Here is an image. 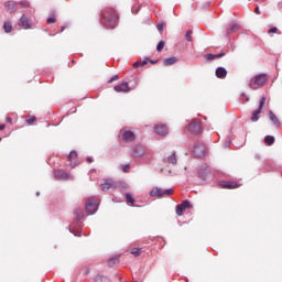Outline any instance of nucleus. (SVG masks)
<instances>
[{
	"label": "nucleus",
	"instance_id": "51",
	"mask_svg": "<svg viewBox=\"0 0 282 282\" xmlns=\"http://www.w3.org/2000/svg\"><path fill=\"white\" fill-rule=\"evenodd\" d=\"M225 147H226V148L230 147V141L226 142V143H225Z\"/></svg>",
	"mask_w": 282,
	"mask_h": 282
},
{
	"label": "nucleus",
	"instance_id": "19",
	"mask_svg": "<svg viewBox=\"0 0 282 282\" xmlns=\"http://www.w3.org/2000/svg\"><path fill=\"white\" fill-rule=\"evenodd\" d=\"M228 76V70H226L225 67H218L216 68V77L217 78H226Z\"/></svg>",
	"mask_w": 282,
	"mask_h": 282
},
{
	"label": "nucleus",
	"instance_id": "12",
	"mask_svg": "<svg viewBox=\"0 0 282 282\" xmlns=\"http://www.w3.org/2000/svg\"><path fill=\"white\" fill-rule=\"evenodd\" d=\"M121 135L124 142H133L135 140V133H133L131 130L123 131Z\"/></svg>",
	"mask_w": 282,
	"mask_h": 282
},
{
	"label": "nucleus",
	"instance_id": "16",
	"mask_svg": "<svg viewBox=\"0 0 282 282\" xmlns=\"http://www.w3.org/2000/svg\"><path fill=\"white\" fill-rule=\"evenodd\" d=\"M4 8L7 10V12H17V2L14 1H7L4 2Z\"/></svg>",
	"mask_w": 282,
	"mask_h": 282
},
{
	"label": "nucleus",
	"instance_id": "3",
	"mask_svg": "<svg viewBox=\"0 0 282 282\" xmlns=\"http://www.w3.org/2000/svg\"><path fill=\"white\" fill-rule=\"evenodd\" d=\"M97 212H98V200L94 198H88L86 202L87 215H96Z\"/></svg>",
	"mask_w": 282,
	"mask_h": 282
},
{
	"label": "nucleus",
	"instance_id": "46",
	"mask_svg": "<svg viewBox=\"0 0 282 282\" xmlns=\"http://www.w3.org/2000/svg\"><path fill=\"white\" fill-rule=\"evenodd\" d=\"M254 12H256V14H261V11L259 10V7L256 8Z\"/></svg>",
	"mask_w": 282,
	"mask_h": 282
},
{
	"label": "nucleus",
	"instance_id": "18",
	"mask_svg": "<svg viewBox=\"0 0 282 282\" xmlns=\"http://www.w3.org/2000/svg\"><path fill=\"white\" fill-rule=\"evenodd\" d=\"M269 120L274 127H281V121H279V118H276V115L272 110L269 111Z\"/></svg>",
	"mask_w": 282,
	"mask_h": 282
},
{
	"label": "nucleus",
	"instance_id": "52",
	"mask_svg": "<svg viewBox=\"0 0 282 282\" xmlns=\"http://www.w3.org/2000/svg\"><path fill=\"white\" fill-rule=\"evenodd\" d=\"M245 101L250 102V97H246Z\"/></svg>",
	"mask_w": 282,
	"mask_h": 282
},
{
	"label": "nucleus",
	"instance_id": "17",
	"mask_svg": "<svg viewBox=\"0 0 282 282\" xmlns=\"http://www.w3.org/2000/svg\"><path fill=\"white\" fill-rule=\"evenodd\" d=\"M19 25L24 28V30H30V20L28 17H25V14L20 18Z\"/></svg>",
	"mask_w": 282,
	"mask_h": 282
},
{
	"label": "nucleus",
	"instance_id": "11",
	"mask_svg": "<svg viewBox=\"0 0 282 282\" xmlns=\"http://www.w3.org/2000/svg\"><path fill=\"white\" fill-rule=\"evenodd\" d=\"M77 158H78V153L76 151H72L67 156L68 163L66 164V166H70L72 169H74L76 166Z\"/></svg>",
	"mask_w": 282,
	"mask_h": 282
},
{
	"label": "nucleus",
	"instance_id": "37",
	"mask_svg": "<svg viewBox=\"0 0 282 282\" xmlns=\"http://www.w3.org/2000/svg\"><path fill=\"white\" fill-rule=\"evenodd\" d=\"M96 282H109V279L105 278V276H98L96 279Z\"/></svg>",
	"mask_w": 282,
	"mask_h": 282
},
{
	"label": "nucleus",
	"instance_id": "42",
	"mask_svg": "<svg viewBox=\"0 0 282 282\" xmlns=\"http://www.w3.org/2000/svg\"><path fill=\"white\" fill-rule=\"evenodd\" d=\"M47 23L48 24L56 23V18H54V17L48 18Z\"/></svg>",
	"mask_w": 282,
	"mask_h": 282
},
{
	"label": "nucleus",
	"instance_id": "44",
	"mask_svg": "<svg viewBox=\"0 0 282 282\" xmlns=\"http://www.w3.org/2000/svg\"><path fill=\"white\" fill-rule=\"evenodd\" d=\"M132 14H138V12L140 11V7L139 8H135V7H132Z\"/></svg>",
	"mask_w": 282,
	"mask_h": 282
},
{
	"label": "nucleus",
	"instance_id": "40",
	"mask_svg": "<svg viewBox=\"0 0 282 282\" xmlns=\"http://www.w3.org/2000/svg\"><path fill=\"white\" fill-rule=\"evenodd\" d=\"M20 6H21L22 8H28V7H30V2H28V1H21V2H20Z\"/></svg>",
	"mask_w": 282,
	"mask_h": 282
},
{
	"label": "nucleus",
	"instance_id": "15",
	"mask_svg": "<svg viewBox=\"0 0 282 282\" xmlns=\"http://www.w3.org/2000/svg\"><path fill=\"white\" fill-rule=\"evenodd\" d=\"M55 180H68L69 175H67V172L63 170H56L54 172Z\"/></svg>",
	"mask_w": 282,
	"mask_h": 282
},
{
	"label": "nucleus",
	"instance_id": "24",
	"mask_svg": "<svg viewBox=\"0 0 282 282\" xmlns=\"http://www.w3.org/2000/svg\"><path fill=\"white\" fill-rule=\"evenodd\" d=\"M3 30H4L6 34H10V32H12V23L6 21L3 23Z\"/></svg>",
	"mask_w": 282,
	"mask_h": 282
},
{
	"label": "nucleus",
	"instance_id": "38",
	"mask_svg": "<svg viewBox=\"0 0 282 282\" xmlns=\"http://www.w3.org/2000/svg\"><path fill=\"white\" fill-rule=\"evenodd\" d=\"M206 59L207 61H215V54H212V53L206 54Z\"/></svg>",
	"mask_w": 282,
	"mask_h": 282
},
{
	"label": "nucleus",
	"instance_id": "34",
	"mask_svg": "<svg viewBox=\"0 0 282 282\" xmlns=\"http://www.w3.org/2000/svg\"><path fill=\"white\" fill-rule=\"evenodd\" d=\"M164 50V41H160L156 45V52H162Z\"/></svg>",
	"mask_w": 282,
	"mask_h": 282
},
{
	"label": "nucleus",
	"instance_id": "14",
	"mask_svg": "<svg viewBox=\"0 0 282 282\" xmlns=\"http://www.w3.org/2000/svg\"><path fill=\"white\" fill-rule=\"evenodd\" d=\"M208 175H210V167L209 166H205L204 169H200L198 171L199 180L206 181L208 178Z\"/></svg>",
	"mask_w": 282,
	"mask_h": 282
},
{
	"label": "nucleus",
	"instance_id": "1",
	"mask_svg": "<svg viewBox=\"0 0 282 282\" xmlns=\"http://www.w3.org/2000/svg\"><path fill=\"white\" fill-rule=\"evenodd\" d=\"M101 23L107 29L113 30L118 23V14L112 8H107L101 12Z\"/></svg>",
	"mask_w": 282,
	"mask_h": 282
},
{
	"label": "nucleus",
	"instance_id": "48",
	"mask_svg": "<svg viewBox=\"0 0 282 282\" xmlns=\"http://www.w3.org/2000/svg\"><path fill=\"white\" fill-rule=\"evenodd\" d=\"M6 129V124H0V131H3Z\"/></svg>",
	"mask_w": 282,
	"mask_h": 282
},
{
	"label": "nucleus",
	"instance_id": "9",
	"mask_svg": "<svg viewBox=\"0 0 282 282\" xmlns=\"http://www.w3.org/2000/svg\"><path fill=\"white\" fill-rule=\"evenodd\" d=\"M236 32H239V24H237L236 22L229 23L225 34L226 39H228L230 34H235Z\"/></svg>",
	"mask_w": 282,
	"mask_h": 282
},
{
	"label": "nucleus",
	"instance_id": "20",
	"mask_svg": "<svg viewBox=\"0 0 282 282\" xmlns=\"http://www.w3.org/2000/svg\"><path fill=\"white\" fill-rule=\"evenodd\" d=\"M220 186H221V188H229V189H232V188H237V183H235V182L221 181V182H220Z\"/></svg>",
	"mask_w": 282,
	"mask_h": 282
},
{
	"label": "nucleus",
	"instance_id": "21",
	"mask_svg": "<svg viewBox=\"0 0 282 282\" xmlns=\"http://www.w3.org/2000/svg\"><path fill=\"white\" fill-rule=\"evenodd\" d=\"M177 61V57L172 56V57H166L163 61V65H165V67H170V65H175V62Z\"/></svg>",
	"mask_w": 282,
	"mask_h": 282
},
{
	"label": "nucleus",
	"instance_id": "26",
	"mask_svg": "<svg viewBox=\"0 0 282 282\" xmlns=\"http://www.w3.org/2000/svg\"><path fill=\"white\" fill-rule=\"evenodd\" d=\"M167 162L169 164H177V155H175V153L171 154L167 156Z\"/></svg>",
	"mask_w": 282,
	"mask_h": 282
},
{
	"label": "nucleus",
	"instance_id": "49",
	"mask_svg": "<svg viewBox=\"0 0 282 282\" xmlns=\"http://www.w3.org/2000/svg\"><path fill=\"white\" fill-rule=\"evenodd\" d=\"M87 162L91 163L94 162V159H91L90 156L87 158Z\"/></svg>",
	"mask_w": 282,
	"mask_h": 282
},
{
	"label": "nucleus",
	"instance_id": "30",
	"mask_svg": "<svg viewBox=\"0 0 282 282\" xmlns=\"http://www.w3.org/2000/svg\"><path fill=\"white\" fill-rule=\"evenodd\" d=\"M141 253H142L141 248H134L131 250V254H133L134 257H140Z\"/></svg>",
	"mask_w": 282,
	"mask_h": 282
},
{
	"label": "nucleus",
	"instance_id": "35",
	"mask_svg": "<svg viewBox=\"0 0 282 282\" xmlns=\"http://www.w3.org/2000/svg\"><path fill=\"white\" fill-rule=\"evenodd\" d=\"M276 32H279V29L276 26H273L268 31V34H276Z\"/></svg>",
	"mask_w": 282,
	"mask_h": 282
},
{
	"label": "nucleus",
	"instance_id": "36",
	"mask_svg": "<svg viewBox=\"0 0 282 282\" xmlns=\"http://www.w3.org/2000/svg\"><path fill=\"white\" fill-rule=\"evenodd\" d=\"M121 169L123 173H129V169H131V166L129 164H126V165H121Z\"/></svg>",
	"mask_w": 282,
	"mask_h": 282
},
{
	"label": "nucleus",
	"instance_id": "50",
	"mask_svg": "<svg viewBox=\"0 0 282 282\" xmlns=\"http://www.w3.org/2000/svg\"><path fill=\"white\" fill-rule=\"evenodd\" d=\"M7 122H12V118H10V117H7Z\"/></svg>",
	"mask_w": 282,
	"mask_h": 282
},
{
	"label": "nucleus",
	"instance_id": "6",
	"mask_svg": "<svg viewBox=\"0 0 282 282\" xmlns=\"http://www.w3.org/2000/svg\"><path fill=\"white\" fill-rule=\"evenodd\" d=\"M188 129L193 135H199L202 133V124L197 119H193L188 124Z\"/></svg>",
	"mask_w": 282,
	"mask_h": 282
},
{
	"label": "nucleus",
	"instance_id": "23",
	"mask_svg": "<svg viewBox=\"0 0 282 282\" xmlns=\"http://www.w3.org/2000/svg\"><path fill=\"white\" fill-rule=\"evenodd\" d=\"M144 65H149V58H145L143 61L140 62H135L133 64L134 69H138V67H144Z\"/></svg>",
	"mask_w": 282,
	"mask_h": 282
},
{
	"label": "nucleus",
	"instance_id": "22",
	"mask_svg": "<svg viewBox=\"0 0 282 282\" xmlns=\"http://www.w3.org/2000/svg\"><path fill=\"white\" fill-rule=\"evenodd\" d=\"M110 188H116V184L111 182H106L101 184V191H104V193H107V191H109Z\"/></svg>",
	"mask_w": 282,
	"mask_h": 282
},
{
	"label": "nucleus",
	"instance_id": "39",
	"mask_svg": "<svg viewBox=\"0 0 282 282\" xmlns=\"http://www.w3.org/2000/svg\"><path fill=\"white\" fill-rule=\"evenodd\" d=\"M28 124H32L33 122H36V117H31L30 119H26Z\"/></svg>",
	"mask_w": 282,
	"mask_h": 282
},
{
	"label": "nucleus",
	"instance_id": "13",
	"mask_svg": "<svg viewBox=\"0 0 282 282\" xmlns=\"http://www.w3.org/2000/svg\"><path fill=\"white\" fill-rule=\"evenodd\" d=\"M154 131L158 133V135H166V133H169V128L166 124H156L154 127Z\"/></svg>",
	"mask_w": 282,
	"mask_h": 282
},
{
	"label": "nucleus",
	"instance_id": "55",
	"mask_svg": "<svg viewBox=\"0 0 282 282\" xmlns=\"http://www.w3.org/2000/svg\"><path fill=\"white\" fill-rule=\"evenodd\" d=\"M241 97L246 96V93L240 94Z\"/></svg>",
	"mask_w": 282,
	"mask_h": 282
},
{
	"label": "nucleus",
	"instance_id": "53",
	"mask_svg": "<svg viewBox=\"0 0 282 282\" xmlns=\"http://www.w3.org/2000/svg\"><path fill=\"white\" fill-rule=\"evenodd\" d=\"M150 63H151L152 65H155V63H158V61H150Z\"/></svg>",
	"mask_w": 282,
	"mask_h": 282
},
{
	"label": "nucleus",
	"instance_id": "5",
	"mask_svg": "<svg viewBox=\"0 0 282 282\" xmlns=\"http://www.w3.org/2000/svg\"><path fill=\"white\" fill-rule=\"evenodd\" d=\"M264 106H265V97H261L258 109L253 111L251 115V118H250L251 122H259V115L261 113V111H263Z\"/></svg>",
	"mask_w": 282,
	"mask_h": 282
},
{
	"label": "nucleus",
	"instance_id": "57",
	"mask_svg": "<svg viewBox=\"0 0 282 282\" xmlns=\"http://www.w3.org/2000/svg\"><path fill=\"white\" fill-rule=\"evenodd\" d=\"M0 142H1V138H0Z\"/></svg>",
	"mask_w": 282,
	"mask_h": 282
},
{
	"label": "nucleus",
	"instance_id": "28",
	"mask_svg": "<svg viewBox=\"0 0 282 282\" xmlns=\"http://www.w3.org/2000/svg\"><path fill=\"white\" fill-rule=\"evenodd\" d=\"M126 202H128V204H135V198H133L131 194H126Z\"/></svg>",
	"mask_w": 282,
	"mask_h": 282
},
{
	"label": "nucleus",
	"instance_id": "2",
	"mask_svg": "<svg viewBox=\"0 0 282 282\" xmlns=\"http://www.w3.org/2000/svg\"><path fill=\"white\" fill-rule=\"evenodd\" d=\"M268 83V76L265 74L257 75L254 78H251L249 83L250 89H259L260 87H263Z\"/></svg>",
	"mask_w": 282,
	"mask_h": 282
},
{
	"label": "nucleus",
	"instance_id": "4",
	"mask_svg": "<svg viewBox=\"0 0 282 282\" xmlns=\"http://www.w3.org/2000/svg\"><path fill=\"white\" fill-rule=\"evenodd\" d=\"M163 195H173V188H169V189L163 191L162 187H154L150 192V197L162 198Z\"/></svg>",
	"mask_w": 282,
	"mask_h": 282
},
{
	"label": "nucleus",
	"instance_id": "56",
	"mask_svg": "<svg viewBox=\"0 0 282 282\" xmlns=\"http://www.w3.org/2000/svg\"><path fill=\"white\" fill-rule=\"evenodd\" d=\"M63 30H65V28H62L61 32H63Z\"/></svg>",
	"mask_w": 282,
	"mask_h": 282
},
{
	"label": "nucleus",
	"instance_id": "33",
	"mask_svg": "<svg viewBox=\"0 0 282 282\" xmlns=\"http://www.w3.org/2000/svg\"><path fill=\"white\" fill-rule=\"evenodd\" d=\"M191 34H193V31L192 30H188L185 34V39L186 41H188L189 43L193 42V37H191Z\"/></svg>",
	"mask_w": 282,
	"mask_h": 282
},
{
	"label": "nucleus",
	"instance_id": "27",
	"mask_svg": "<svg viewBox=\"0 0 282 282\" xmlns=\"http://www.w3.org/2000/svg\"><path fill=\"white\" fill-rule=\"evenodd\" d=\"M75 217H76L77 221H80V219H83V217H85V214L83 213V209H76L75 210Z\"/></svg>",
	"mask_w": 282,
	"mask_h": 282
},
{
	"label": "nucleus",
	"instance_id": "41",
	"mask_svg": "<svg viewBox=\"0 0 282 282\" xmlns=\"http://www.w3.org/2000/svg\"><path fill=\"white\" fill-rule=\"evenodd\" d=\"M215 58H223V56H226L225 52L218 53V54H214Z\"/></svg>",
	"mask_w": 282,
	"mask_h": 282
},
{
	"label": "nucleus",
	"instance_id": "54",
	"mask_svg": "<svg viewBox=\"0 0 282 282\" xmlns=\"http://www.w3.org/2000/svg\"><path fill=\"white\" fill-rule=\"evenodd\" d=\"M39 195H41V192H36V197H39Z\"/></svg>",
	"mask_w": 282,
	"mask_h": 282
},
{
	"label": "nucleus",
	"instance_id": "10",
	"mask_svg": "<svg viewBox=\"0 0 282 282\" xmlns=\"http://www.w3.org/2000/svg\"><path fill=\"white\" fill-rule=\"evenodd\" d=\"M115 91H117L118 94L120 93L128 94V91H131V88L129 87V83L123 82L115 86Z\"/></svg>",
	"mask_w": 282,
	"mask_h": 282
},
{
	"label": "nucleus",
	"instance_id": "47",
	"mask_svg": "<svg viewBox=\"0 0 282 282\" xmlns=\"http://www.w3.org/2000/svg\"><path fill=\"white\" fill-rule=\"evenodd\" d=\"M69 232H73V235H74L75 237H80V235H78V232H74V231H72V230H69Z\"/></svg>",
	"mask_w": 282,
	"mask_h": 282
},
{
	"label": "nucleus",
	"instance_id": "25",
	"mask_svg": "<svg viewBox=\"0 0 282 282\" xmlns=\"http://www.w3.org/2000/svg\"><path fill=\"white\" fill-rule=\"evenodd\" d=\"M274 137H272V135H267L265 138H264V142H265V144L268 145V147H272V144H274Z\"/></svg>",
	"mask_w": 282,
	"mask_h": 282
},
{
	"label": "nucleus",
	"instance_id": "8",
	"mask_svg": "<svg viewBox=\"0 0 282 282\" xmlns=\"http://www.w3.org/2000/svg\"><path fill=\"white\" fill-rule=\"evenodd\" d=\"M147 153V149L142 144H137L132 148L133 158H142Z\"/></svg>",
	"mask_w": 282,
	"mask_h": 282
},
{
	"label": "nucleus",
	"instance_id": "43",
	"mask_svg": "<svg viewBox=\"0 0 282 282\" xmlns=\"http://www.w3.org/2000/svg\"><path fill=\"white\" fill-rule=\"evenodd\" d=\"M118 75H113L109 80H108V83L109 84H111V83H113L115 80H118Z\"/></svg>",
	"mask_w": 282,
	"mask_h": 282
},
{
	"label": "nucleus",
	"instance_id": "32",
	"mask_svg": "<svg viewBox=\"0 0 282 282\" xmlns=\"http://www.w3.org/2000/svg\"><path fill=\"white\" fill-rule=\"evenodd\" d=\"M181 206L186 210L187 208H191V202L185 199L182 202Z\"/></svg>",
	"mask_w": 282,
	"mask_h": 282
},
{
	"label": "nucleus",
	"instance_id": "31",
	"mask_svg": "<svg viewBox=\"0 0 282 282\" xmlns=\"http://www.w3.org/2000/svg\"><path fill=\"white\" fill-rule=\"evenodd\" d=\"M116 263H118V258H110L108 260L109 268H113V265H116Z\"/></svg>",
	"mask_w": 282,
	"mask_h": 282
},
{
	"label": "nucleus",
	"instance_id": "29",
	"mask_svg": "<svg viewBox=\"0 0 282 282\" xmlns=\"http://www.w3.org/2000/svg\"><path fill=\"white\" fill-rule=\"evenodd\" d=\"M184 208H183V206L180 204V205H177V207H176V215H178V217H182V215H184Z\"/></svg>",
	"mask_w": 282,
	"mask_h": 282
},
{
	"label": "nucleus",
	"instance_id": "7",
	"mask_svg": "<svg viewBox=\"0 0 282 282\" xmlns=\"http://www.w3.org/2000/svg\"><path fill=\"white\" fill-rule=\"evenodd\" d=\"M193 154L195 158H204V155H206V147L202 143H196L194 145Z\"/></svg>",
	"mask_w": 282,
	"mask_h": 282
},
{
	"label": "nucleus",
	"instance_id": "45",
	"mask_svg": "<svg viewBox=\"0 0 282 282\" xmlns=\"http://www.w3.org/2000/svg\"><path fill=\"white\" fill-rule=\"evenodd\" d=\"M158 30L159 32H162V30H164V24H158Z\"/></svg>",
	"mask_w": 282,
	"mask_h": 282
}]
</instances>
